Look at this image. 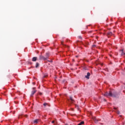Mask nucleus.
<instances>
[{
	"label": "nucleus",
	"mask_w": 125,
	"mask_h": 125,
	"mask_svg": "<svg viewBox=\"0 0 125 125\" xmlns=\"http://www.w3.org/2000/svg\"><path fill=\"white\" fill-rule=\"evenodd\" d=\"M104 95V96H105V97H116V96H117V94H113L111 91H109V93L107 92H105Z\"/></svg>",
	"instance_id": "obj_1"
},
{
	"label": "nucleus",
	"mask_w": 125,
	"mask_h": 125,
	"mask_svg": "<svg viewBox=\"0 0 125 125\" xmlns=\"http://www.w3.org/2000/svg\"><path fill=\"white\" fill-rule=\"evenodd\" d=\"M32 89H33V90L32 91L31 94L30 95L31 97H33L34 94H35V93H36V92H37V90H36L35 87L32 88Z\"/></svg>",
	"instance_id": "obj_2"
},
{
	"label": "nucleus",
	"mask_w": 125,
	"mask_h": 125,
	"mask_svg": "<svg viewBox=\"0 0 125 125\" xmlns=\"http://www.w3.org/2000/svg\"><path fill=\"white\" fill-rule=\"evenodd\" d=\"M39 58V60H46L47 59V57H44L42 55H40Z\"/></svg>",
	"instance_id": "obj_3"
},
{
	"label": "nucleus",
	"mask_w": 125,
	"mask_h": 125,
	"mask_svg": "<svg viewBox=\"0 0 125 125\" xmlns=\"http://www.w3.org/2000/svg\"><path fill=\"white\" fill-rule=\"evenodd\" d=\"M89 77H90V73L89 72H88L87 73V75L85 76V78H86V79H89Z\"/></svg>",
	"instance_id": "obj_4"
},
{
	"label": "nucleus",
	"mask_w": 125,
	"mask_h": 125,
	"mask_svg": "<svg viewBox=\"0 0 125 125\" xmlns=\"http://www.w3.org/2000/svg\"><path fill=\"white\" fill-rule=\"evenodd\" d=\"M70 100H68V101H69V102H70V103H73V102H74V101H75V100H74L73 99V97H70Z\"/></svg>",
	"instance_id": "obj_5"
},
{
	"label": "nucleus",
	"mask_w": 125,
	"mask_h": 125,
	"mask_svg": "<svg viewBox=\"0 0 125 125\" xmlns=\"http://www.w3.org/2000/svg\"><path fill=\"white\" fill-rule=\"evenodd\" d=\"M107 37L109 38V37H111L113 35V33L111 32H108L107 33Z\"/></svg>",
	"instance_id": "obj_6"
},
{
	"label": "nucleus",
	"mask_w": 125,
	"mask_h": 125,
	"mask_svg": "<svg viewBox=\"0 0 125 125\" xmlns=\"http://www.w3.org/2000/svg\"><path fill=\"white\" fill-rule=\"evenodd\" d=\"M37 59H38V58L34 57L32 58V61L33 62H36V61L37 60Z\"/></svg>",
	"instance_id": "obj_7"
},
{
	"label": "nucleus",
	"mask_w": 125,
	"mask_h": 125,
	"mask_svg": "<svg viewBox=\"0 0 125 125\" xmlns=\"http://www.w3.org/2000/svg\"><path fill=\"white\" fill-rule=\"evenodd\" d=\"M120 52L121 53V55H125V53H124V49L121 50Z\"/></svg>",
	"instance_id": "obj_8"
},
{
	"label": "nucleus",
	"mask_w": 125,
	"mask_h": 125,
	"mask_svg": "<svg viewBox=\"0 0 125 125\" xmlns=\"http://www.w3.org/2000/svg\"><path fill=\"white\" fill-rule=\"evenodd\" d=\"M39 119H36V120H35L34 121V124H38V122H39Z\"/></svg>",
	"instance_id": "obj_9"
},
{
	"label": "nucleus",
	"mask_w": 125,
	"mask_h": 125,
	"mask_svg": "<svg viewBox=\"0 0 125 125\" xmlns=\"http://www.w3.org/2000/svg\"><path fill=\"white\" fill-rule=\"evenodd\" d=\"M40 66V63L39 62H37L36 64V68H38Z\"/></svg>",
	"instance_id": "obj_10"
},
{
	"label": "nucleus",
	"mask_w": 125,
	"mask_h": 125,
	"mask_svg": "<svg viewBox=\"0 0 125 125\" xmlns=\"http://www.w3.org/2000/svg\"><path fill=\"white\" fill-rule=\"evenodd\" d=\"M46 57H47V58H48V57H49V53H46Z\"/></svg>",
	"instance_id": "obj_11"
},
{
	"label": "nucleus",
	"mask_w": 125,
	"mask_h": 125,
	"mask_svg": "<svg viewBox=\"0 0 125 125\" xmlns=\"http://www.w3.org/2000/svg\"><path fill=\"white\" fill-rule=\"evenodd\" d=\"M43 105L44 106V107H45L46 106H47V103H44Z\"/></svg>",
	"instance_id": "obj_12"
},
{
	"label": "nucleus",
	"mask_w": 125,
	"mask_h": 125,
	"mask_svg": "<svg viewBox=\"0 0 125 125\" xmlns=\"http://www.w3.org/2000/svg\"><path fill=\"white\" fill-rule=\"evenodd\" d=\"M39 94H40V95H42V93L39 92Z\"/></svg>",
	"instance_id": "obj_13"
},
{
	"label": "nucleus",
	"mask_w": 125,
	"mask_h": 125,
	"mask_svg": "<svg viewBox=\"0 0 125 125\" xmlns=\"http://www.w3.org/2000/svg\"><path fill=\"white\" fill-rule=\"evenodd\" d=\"M95 46H96V45H92V47H95Z\"/></svg>",
	"instance_id": "obj_14"
},
{
	"label": "nucleus",
	"mask_w": 125,
	"mask_h": 125,
	"mask_svg": "<svg viewBox=\"0 0 125 125\" xmlns=\"http://www.w3.org/2000/svg\"><path fill=\"white\" fill-rule=\"evenodd\" d=\"M55 122L54 121H52V124H54Z\"/></svg>",
	"instance_id": "obj_15"
},
{
	"label": "nucleus",
	"mask_w": 125,
	"mask_h": 125,
	"mask_svg": "<svg viewBox=\"0 0 125 125\" xmlns=\"http://www.w3.org/2000/svg\"><path fill=\"white\" fill-rule=\"evenodd\" d=\"M79 39H82V36H79Z\"/></svg>",
	"instance_id": "obj_16"
},
{
	"label": "nucleus",
	"mask_w": 125,
	"mask_h": 125,
	"mask_svg": "<svg viewBox=\"0 0 125 125\" xmlns=\"http://www.w3.org/2000/svg\"><path fill=\"white\" fill-rule=\"evenodd\" d=\"M115 110H117V108L114 107Z\"/></svg>",
	"instance_id": "obj_17"
},
{
	"label": "nucleus",
	"mask_w": 125,
	"mask_h": 125,
	"mask_svg": "<svg viewBox=\"0 0 125 125\" xmlns=\"http://www.w3.org/2000/svg\"><path fill=\"white\" fill-rule=\"evenodd\" d=\"M36 84V83H33V84Z\"/></svg>",
	"instance_id": "obj_18"
},
{
	"label": "nucleus",
	"mask_w": 125,
	"mask_h": 125,
	"mask_svg": "<svg viewBox=\"0 0 125 125\" xmlns=\"http://www.w3.org/2000/svg\"><path fill=\"white\" fill-rule=\"evenodd\" d=\"M48 62H51V61H48Z\"/></svg>",
	"instance_id": "obj_19"
},
{
	"label": "nucleus",
	"mask_w": 125,
	"mask_h": 125,
	"mask_svg": "<svg viewBox=\"0 0 125 125\" xmlns=\"http://www.w3.org/2000/svg\"><path fill=\"white\" fill-rule=\"evenodd\" d=\"M25 117H27V115H25Z\"/></svg>",
	"instance_id": "obj_20"
},
{
	"label": "nucleus",
	"mask_w": 125,
	"mask_h": 125,
	"mask_svg": "<svg viewBox=\"0 0 125 125\" xmlns=\"http://www.w3.org/2000/svg\"><path fill=\"white\" fill-rule=\"evenodd\" d=\"M96 123H97V121H96Z\"/></svg>",
	"instance_id": "obj_21"
},
{
	"label": "nucleus",
	"mask_w": 125,
	"mask_h": 125,
	"mask_svg": "<svg viewBox=\"0 0 125 125\" xmlns=\"http://www.w3.org/2000/svg\"><path fill=\"white\" fill-rule=\"evenodd\" d=\"M65 125H68L66 124Z\"/></svg>",
	"instance_id": "obj_22"
}]
</instances>
